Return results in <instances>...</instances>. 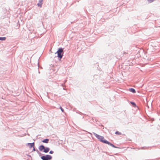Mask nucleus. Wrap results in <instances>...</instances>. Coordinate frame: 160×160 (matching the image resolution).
Segmentation results:
<instances>
[{
    "label": "nucleus",
    "mask_w": 160,
    "mask_h": 160,
    "mask_svg": "<svg viewBox=\"0 0 160 160\" xmlns=\"http://www.w3.org/2000/svg\"><path fill=\"white\" fill-rule=\"evenodd\" d=\"M94 135L97 138H98V139H99L100 140V141H101L103 143L108 144V145H109L111 146L114 148H116L113 144L111 143L108 141H107L105 140L104 139V138L103 137L97 134H94Z\"/></svg>",
    "instance_id": "f257e3e1"
},
{
    "label": "nucleus",
    "mask_w": 160,
    "mask_h": 160,
    "mask_svg": "<svg viewBox=\"0 0 160 160\" xmlns=\"http://www.w3.org/2000/svg\"><path fill=\"white\" fill-rule=\"evenodd\" d=\"M58 54V56L61 59L63 55V49L62 48H60L56 53Z\"/></svg>",
    "instance_id": "f03ea898"
},
{
    "label": "nucleus",
    "mask_w": 160,
    "mask_h": 160,
    "mask_svg": "<svg viewBox=\"0 0 160 160\" xmlns=\"http://www.w3.org/2000/svg\"><path fill=\"white\" fill-rule=\"evenodd\" d=\"M41 158L43 160H49L51 159L52 157L50 155H47L45 156H42Z\"/></svg>",
    "instance_id": "7ed1b4c3"
},
{
    "label": "nucleus",
    "mask_w": 160,
    "mask_h": 160,
    "mask_svg": "<svg viewBox=\"0 0 160 160\" xmlns=\"http://www.w3.org/2000/svg\"><path fill=\"white\" fill-rule=\"evenodd\" d=\"M42 0H39V2L38 4V5L40 7V8L42 7Z\"/></svg>",
    "instance_id": "20e7f679"
},
{
    "label": "nucleus",
    "mask_w": 160,
    "mask_h": 160,
    "mask_svg": "<svg viewBox=\"0 0 160 160\" xmlns=\"http://www.w3.org/2000/svg\"><path fill=\"white\" fill-rule=\"evenodd\" d=\"M27 145L29 146L30 148H31L32 147H33L34 145V143H28Z\"/></svg>",
    "instance_id": "39448f33"
},
{
    "label": "nucleus",
    "mask_w": 160,
    "mask_h": 160,
    "mask_svg": "<svg viewBox=\"0 0 160 160\" xmlns=\"http://www.w3.org/2000/svg\"><path fill=\"white\" fill-rule=\"evenodd\" d=\"M49 150V148H45L44 149V152H48Z\"/></svg>",
    "instance_id": "423d86ee"
},
{
    "label": "nucleus",
    "mask_w": 160,
    "mask_h": 160,
    "mask_svg": "<svg viewBox=\"0 0 160 160\" xmlns=\"http://www.w3.org/2000/svg\"><path fill=\"white\" fill-rule=\"evenodd\" d=\"M129 90L130 92H131L133 93H134L136 92V91H135V90L134 89L132 88H131L129 89Z\"/></svg>",
    "instance_id": "0eeeda50"
},
{
    "label": "nucleus",
    "mask_w": 160,
    "mask_h": 160,
    "mask_svg": "<svg viewBox=\"0 0 160 160\" xmlns=\"http://www.w3.org/2000/svg\"><path fill=\"white\" fill-rule=\"evenodd\" d=\"M49 141V139H46L42 141V142L44 143H48Z\"/></svg>",
    "instance_id": "6e6552de"
},
{
    "label": "nucleus",
    "mask_w": 160,
    "mask_h": 160,
    "mask_svg": "<svg viewBox=\"0 0 160 160\" xmlns=\"http://www.w3.org/2000/svg\"><path fill=\"white\" fill-rule=\"evenodd\" d=\"M45 147L41 145L39 147V149L40 151H42V150L44 149Z\"/></svg>",
    "instance_id": "1a4fd4ad"
},
{
    "label": "nucleus",
    "mask_w": 160,
    "mask_h": 160,
    "mask_svg": "<svg viewBox=\"0 0 160 160\" xmlns=\"http://www.w3.org/2000/svg\"><path fill=\"white\" fill-rule=\"evenodd\" d=\"M5 37H0V40L2 41H4L6 40Z\"/></svg>",
    "instance_id": "9d476101"
},
{
    "label": "nucleus",
    "mask_w": 160,
    "mask_h": 160,
    "mask_svg": "<svg viewBox=\"0 0 160 160\" xmlns=\"http://www.w3.org/2000/svg\"><path fill=\"white\" fill-rule=\"evenodd\" d=\"M115 133L116 134H117L118 135H120L122 134L120 132H118V131H116Z\"/></svg>",
    "instance_id": "9b49d317"
},
{
    "label": "nucleus",
    "mask_w": 160,
    "mask_h": 160,
    "mask_svg": "<svg viewBox=\"0 0 160 160\" xmlns=\"http://www.w3.org/2000/svg\"><path fill=\"white\" fill-rule=\"evenodd\" d=\"M154 0H148V2L149 3H151Z\"/></svg>",
    "instance_id": "f8f14e48"
},
{
    "label": "nucleus",
    "mask_w": 160,
    "mask_h": 160,
    "mask_svg": "<svg viewBox=\"0 0 160 160\" xmlns=\"http://www.w3.org/2000/svg\"><path fill=\"white\" fill-rule=\"evenodd\" d=\"M131 103L133 105H134V106H135L136 105V104H135V103L134 102H131Z\"/></svg>",
    "instance_id": "ddd939ff"
},
{
    "label": "nucleus",
    "mask_w": 160,
    "mask_h": 160,
    "mask_svg": "<svg viewBox=\"0 0 160 160\" xmlns=\"http://www.w3.org/2000/svg\"><path fill=\"white\" fill-rule=\"evenodd\" d=\"M60 108L62 112H64V110L61 107H60Z\"/></svg>",
    "instance_id": "4468645a"
},
{
    "label": "nucleus",
    "mask_w": 160,
    "mask_h": 160,
    "mask_svg": "<svg viewBox=\"0 0 160 160\" xmlns=\"http://www.w3.org/2000/svg\"><path fill=\"white\" fill-rule=\"evenodd\" d=\"M53 153V152L52 151H50L49 153L50 154H52Z\"/></svg>",
    "instance_id": "2eb2a0df"
},
{
    "label": "nucleus",
    "mask_w": 160,
    "mask_h": 160,
    "mask_svg": "<svg viewBox=\"0 0 160 160\" xmlns=\"http://www.w3.org/2000/svg\"><path fill=\"white\" fill-rule=\"evenodd\" d=\"M33 150L34 151H35V148H33Z\"/></svg>",
    "instance_id": "dca6fc26"
}]
</instances>
